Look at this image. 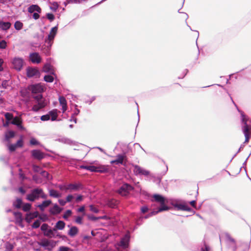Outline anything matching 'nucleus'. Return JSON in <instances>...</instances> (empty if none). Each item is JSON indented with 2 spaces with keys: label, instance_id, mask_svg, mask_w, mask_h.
<instances>
[{
  "label": "nucleus",
  "instance_id": "f257e3e1",
  "mask_svg": "<svg viewBox=\"0 0 251 251\" xmlns=\"http://www.w3.org/2000/svg\"><path fill=\"white\" fill-rule=\"evenodd\" d=\"M57 26L52 27L50 30V34L45 39V44L42 47V50L46 55L50 54V49L53 43V40L57 33Z\"/></svg>",
  "mask_w": 251,
  "mask_h": 251
},
{
  "label": "nucleus",
  "instance_id": "f03ea898",
  "mask_svg": "<svg viewBox=\"0 0 251 251\" xmlns=\"http://www.w3.org/2000/svg\"><path fill=\"white\" fill-rule=\"evenodd\" d=\"M153 198L155 201L160 204V206L157 210L160 212L169 209V207L166 205L167 200L164 197L159 194H154Z\"/></svg>",
  "mask_w": 251,
  "mask_h": 251
},
{
  "label": "nucleus",
  "instance_id": "7ed1b4c3",
  "mask_svg": "<svg viewBox=\"0 0 251 251\" xmlns=\"http://www.w3.org/2000/svg\"><path fill=\"white\" fill-rule=\"evenodd\" d=\"M242 121L244 122V125L242 127V129L245 137V140L244 143H248L250 139L249 132L251 130V126H248L247 125V121L244 115L242 114Z\"/></svg>",
  "mask_w": 251,
  "mask_h": 251
},
{
  "label": "nucleus",
  "instance_id": "20e7f679",
  "mask_svg": "<svg viewBox=\"0 0 251 251\" xmlns=\"http://www.w3.org/2000/svg\"><path fill=\"white\" fill-rule=\"evenodd\" d=\"M132 167H133V173L136 176H147L150 174V171L144 169L137 165L132 164Z\"/></svg>",
  "mask_w": 251,
  "mask_h": 251
},
{
  "label": "nucleus",
  "instance_id": "39448f33",
  "mask_svg": "<svg viewBox=\"0 0 251 251\" xmlns=\"http://www.w3.org/2000/svg\"><path fill=\"white\" fill-rule=\"evenodd\" d=\"M133 190V187L129 184H123L118 190V192L123 196H127Z\"/></svg>",
  "mask_w": 251,
  "mask_h": 251
},
{
  "label": "nucleus",
  "instance_id": "423d86ee",
  "mask_svg": "<svg viewBox=\"0 0 251 251\" xmlns=\"http://www.w3.org/2000/svg\"><path fill=\"white\" fill-rule=\"evenodd\" d=\"M130 234L127 233L121 238L119 242L116 244V246L123 249H126L128 247L130 240Z\"/></svg>",
  "mask_w": 251,
  "mask_h": 251
},
{
  "label": "nucleus",
  "instance_id": "0eeeda50",
  "mask_svg": "<svg viewBox=\"0 0 251 251\" xmlns=\"http://www.w3.org/2000/svg\"><path fill=\"white\" fill-rule=\"evenodd\" d=\"M40 192H42V189L35 188L31 190V193L26 196V199L30 201H34L40 198Z\"/></svg>",
  "mask_w": 251,
  "mask_h": 251
},
{
  "label": "nucleus",
  "instance_id": "6e6552de",
  "mask_svg": "<svg viewBox=\"0 0 251 251\" xmlns=\"http://www.w3.org/2000/svg\"><path fill=\"white\" fill-rule=\"evenodd\" d=\"M26 75L28 77H39L40 73L39 70L35 68L28 67L26 68Z\"/></svg>",
  "mask_w": 251,
  "mask_h": 251
},
{
  "label": "nucleus",
  "instance_id": "1a4fd4ad",
  "mask_svg": "<svg viewBox=\"0 0 251 251\" xmlns=\"http://www.w3.org/2000/svg\"><path fill=\"white\" fill-rule=\"evenodd\" d=\"M13 68L17 70L20 71L23 68L24 64V60L20 57H15L12 62Z\"/></svg>",
  "mask_w": 251,
  "mask_h": 251
},
{
  "label": "nucleus",
  "instance_id": "9d476101",
  "mask_svg": "<svg viewBox=\"0 0 251 251\" xmlns=\"http://www.w3.org/2000/svg\"><path fill=\"white\" fill-rule=\"evenodd\" d=\"M173 206L177 210H180L186 211H190L191 208L184 201L178 202H174L173 203Z\"/></svg>",
  "mask_w": 251,
  "mask_h": 251
},
{
  "label": "nucleus",
  "instance_id": "9b49d317",
  "mask_svg": "<svg viewBox=\"0 0 251 251\" xmlns=\"http://www.w3.org/2000/svg\"><path fill=\"white\" fill-rule=\"evenodd\" d=\"M44 86L41 83L32 85L30 87V90L32 93L38 94L41 93L44 91Z\"/></svg>",
  "mask_w": 251,
  "mask_h": 251
},
{
  "label": "nucleus",
  "instance_id": "f8f14e48",
  "mask_svg": "<svg viewBox=\"0 0 251 251\" xmlns=\"http://www.w3.org/2000/svg\"><path fill=\"white\" fill-rule=\"evenodd\" d=\"M33 98L37 100V104L42 109L44 108L48 104V101L43 98L41 94H39Z\"/></svg>",
  "mask_w": 251,
  "mask_h": 251
},
{
  "label": "nucleus",
  "instance_id": "ddd939ff",
  "mask_svg": "<svg viewBox=\"0 0 251 251\" xmlns=\"http://www.w3.org/2000/svg\"><path fill=\"white\" fill-rule=\"evenodd\" d=\"M126 158V156L125 154H118L116 156V159L113 160L111 161L110 163L111 164H116V165H125L124 163V160Z\"/></svg>",
  "mask_w": 251,
  "mask_h": 251
},
{
  "label": "nucleus",
  "instance_id": "4468645a",
  "mask_svg": "<svg viewBox=\"0 0 251 251\" xmlns=\"http://www.w3.org/2000/svg\"><path fill=\"white\" fill-rule=\"evenodd\" d=\"M29 59L33 63L39 64L41 62V58L37 52H33L29 55Z\"/></svg>",
  "mask_w": 251,
  "mask_h": 251
},
{
  "label": "nucleus",
  "instance_id": "2eb2a0df",
  "mask_svg": "<svg viewBox=\"0 0 251 251\" xmlns=\"http://www.w3.org/2000/svg\"><path fill=\"white\" fill-rule=\"evenodd\" d=\"M83 189V186L81 183H70L68 184V190L70 191H76Z\"/></svg>",
  "mask_w": 251,
  "mask_h": 251
},
{
  "label": "nucleus",
  "instance_id": "dca6fc26",
  "mask_svg": "<svg viewBox=\"0 0 251 251\" xmlns=\"http://www.w3.org/2000/svg\"><path fill=\"white\" fill-rule=\"evenodd\" d=\"M220 239L225 238L226 242H230L233 244L234 246L235 245V241L230 235L227 233H224L220 235Z\"/></svg>",
  "mask_w": 251,
  "mask_h": 251
},
{
  "label": "nucleus",
  "instance_id": "f3484780",
  "mask_svg": "<svg viewBox=\"0 0 251 251\" xmlns=\"http://www.w3.org/2000/svg\"><path fill=\"white\" fill-rule=\"evenodd\" d=\"M55 229L53 228L50 227L43 233L44 235L49 238H55Z\"/></svg>",
  "mask_w": 251,
  "mask_h": 251
},
{
  "label": "nucleus",
  "instance_id": "a211bd4d",
  "mask_svg": "<svg viewBox=\"0 0 251 251\" xmlns=\"http://www.w3.org/2000/svg\"><path fill=\"white\" fill-rule=\"evenodd\" d=\"M60 105L62 106V112L64 113L67 109V103L66 99L64 97L59 98Z\"/></svg>",
  "mask_w": 251,
  "mask_h": 251
},
{
  "label": "nucleus",
  "instance_id": "6ab92c4d",
  "mask_svg": "<svg viewBox=\"0 0 251 251\" xmlns=\"http://www.w3.org/2000/svg\"><path fill=\"white\" fill-rule=\"evenodd\" d=\"M31 154L32 156L38 160H41L44 158V154L39 150H34L32 151Z\"/></svg>",
  "mask_w": 251,
  "mask_h": 251
},
{
  "label": "nucleus",
  "instance_id": "aec40b11",
  "mask_svg": "<svg viewBox=\"0 0 251 251\" xmlns=\"http://www.w3.org/2000/svg\"><path fill=\"white\" fill-rule=\"evenodd\" d=\"M11 124L16 125L17 126V127L21 129H24V128L23 126H22V119L20 118L16 117L13 118L12 120V121L11 122Z\"/></svg>",
  "mask_w": 251,
  "mask_h": 251
},
{
  "label": "nucleus",
  "instance_id": "412c9836",
  "mask_svg": "<svg viewBox=\"0 0 251 251\" xmlns=\"http://www.w3.org/2000/svg\"><path fill=\"white\" fill-rule=\"evenodd\" d=\"M62 210V208H60L57 204H55L50 208V212L52 215H56L59 214Z\"/></svg>",
  "mask_w": 251,
  "mask_h": 251
},
{
  "label": "nucleus",
  "instance_id": "4be33fe9",
  "mask_svg": "<svg viewBox=\"0 0 251 251\" xmlns=\"http://www.w3.org/2000/svg\"><path fill=\"white\" fill-rule=\"evenodd\" d=\"M37 12L38 13H41V8L36 4H32L28 7V12L30 13H33L34 12Z\"/></svg>",
  "mask_w": 251,
  "mask_h": 251
},
{
  "label": "nucleus",
  "instance_id": "5701e85b",
  "mask_svg": "<svg viewBox=\"0 0 251 251\" xmlns=\"http://www.w3.org/2000/svg\"><path fill=\"white\" fill-rule=\"evenodd\" d=\"M11 24L9 22L0 20V28L2 30H7L10 28Z\"/></svg>",
  "mask_w": 251,
  "mask_h": 251
},
{
  "label": "nucleus",
  "instance_id": "b1692460",
  "mask_svg": "<svg viewBox=\"0 0 251 251\" xmlns=\"http://www.w3.org/2000/svg\"><path fill=\"white\" fill-rule=\"evenodd\" d=\"M79 168L80 169H85L88 171H90L92 172H99L98 168L95 166H85V165H81Z\"/></svg>",
  "mask_w": 251,
  "mask_h": 251
},
{
  "label": "nucleus",
  "instance_id": "393cba45",
  "mask_svg": "<svg viewBox=\"0 0 251 251\" xmlns=\"http://www.w3.org/2000/svg\"><path fill=\"white\" fill-rule=\"evenodd\" d=\"M58 110L56 109H53L49 112V115H50V120L52 121H54L56 120L57 117L58 116Z\"/></svg>",
  "mask_w": 251,
  "mask_h": 251
},
{
  "label": "nucleus",
  "instance_id": "a878e982",
  "mask_svg": "<svg viewBox=\"0 0 251 251\" xmlns=\"http://www.w3.org/2000/svg\"><path fill=\"white\" fill-rule=\"evenodd\" d=\"M51 203V201L50 200L45 201L42 202V203L38 205V207L39 208L41 211H43L45 208L49 206Z\"/></svg>",
  "mask_w": 251,
  "mask_h": 251
},
{
  "label": "nucleus",
  "instance_id": "bb28decb",
  "mask_svg": "<svg viewBox=\"0 0 251 251\" xmlns=\"http://www.w3.org/2000/svg\"><path fill=\"white\" fill-rule=\"evenodd\" d=\"M65 226V223L63 221H58L55 226H54V228L55 229V231L56 232V230L57 229L58 230H63Z\"/></svg>",
  "mask_w": 251,
  "mask_h": 251
},
{
  "label": "nucleus",
  "instance_id": "cd10ccee",
  "mask_svg": "<svg viewBox=\"0 0 251 251\" xmlns=\"http://www.w3.org/2000/svg\"><path fill=\"white\" fill-rule=\"evenodd\" d=\"M78 232V229L76 226H72L68 231V235L71 237H74Z\"/></svg>",
  "mask_w": 251,
  "mask_h": 251
},
{
  "label": "nucleus",
  "instance_id": "c85d7f7f",
  "mask_svg": "<svg viewBox=\"0 0 251 251\" xmlns=\"http://www.w3.org/2000/svg\"><path fill=\"white\" fill-rule=\"evenodd\" d=\"M57 141L61 142L64 144H68V145H73V141H72L71 139L67 138H58L57 139Z\"/></svg>",
  "mask_w": 251,
  "mask_h": 251
},
{
  "label": "nucleus",
  "instance_id": "c756f323",
  "mask_svg": "<svg viewBox=\"0 0 251 251\" xmlns=\"http://www.w3.org/2000/svg\"><path fill=\"white\" fill-rule=\"evenodd\" d=\"M49 195L50 197L55 198H59L61 196L60 193L58 192L56 190L53 189H50L49 190Z\"/></svg>",
  "mask_w": 251,
  "mask_h": 251
},
{
  "label": "nucleus",
  "instance_id": "7c9ffc66",
  "mask_svg": "<svg viewBox=\"0 0 251 251\" xmlns=\"http://www.w3.org/2000/svg\"><path fill=\"white\" fill-rule=\"evenodd\" d=\"M15 136V132L13 131H8L5 133V138L6 141H8L10 138L14 137Z\"/></svg>",
  "mask_w": 251,
  "mask_h": 251
},
{
  "label": "nucleus",
  "instance_id": "2f4dec72",
  "mask_svg": "<svg viewBox=\"0 0 251 251\" xmlns=\"http://www.w3.org/2000/svg\"><path fill=\"white\" fill-rule=\"evenodd\" d=\"M24 24L19 21H17L14 24V28L17 30H20L23 28Z\"/></svg>",
  "mask_w": 251,
  "mask_h": 251
},
{
  "label": "nucleus",
  "instance_id": "473e14b6",
  "mask_svg": "<svg viewBox=\"0 0 251 251\" xmlns=\"http://www.w3.org/2000/svg\"><path fill=\"white\" fill-rule=\"evenodd\" d=\"M5 251H14V246L9 242L5 244Z\"/></svg>",
  "mask_w": 251,
  "mask_h": 251
},
{
  "label": "nucleus",
  "instance_id": "72a5a7b5",
  "mask_svg": "<svg viewBox=\"0 0 251 251\" xmlns=\"http://www.w3.org/2000/svg\"><path fill=\"white\" fill-rule=\"evenodd\" d=\"M23 203L22 200L21 199L18 198L13 202V205L18 208H21Z\"/></svg>",
  "mask_w": 251,
  "mask_h": 251
},
{
  "label": "nucleus",
  "instance_id": "f704fd0d",
  "mask_svg": "<svg viewBox=\"0 0 251 251\" xmlns=\"http://www.w3.org/2000/svg\"><path fill=\"white\" fill-rule=\"evenodd\" d=\"M50 242L47 239H45V240H42L39 244V245L41 246L45 247V248L50 246Z\"/></svg>",
  "mask_w": 251,
  "mask_h": 251
},
{
  "label": "nucleus",
  "instance_id": "c9c22d12",
  "mask_svg": "<svg viewBox=\"0 0 251 251\" xmlns=\"http://www.w3.org/2000/svg\"><path fill=\"white\" fill-rule=\"evenodd\" d=\"M51 66L49 63H47V64H45L43 67V71L46 73L50 72L51 71Z\"/></svg>",
  "mask_w": 251,
  "mask_h": 251
},
{
  "label": "nucleus",
  "instance_id": "e433bc0d",
  "mask_svg": "<svg viewBox=\"0 0 251 251\" xmlns=\"http://www.w3.org/2000/svg\"><path fill=\"white\" fill-rule=\"evenodd\" d=\"M59 5L57 2H53L51 3V6H50V9L53 11L55 12L58 9Z\"/></svg>",
  "mask_w": 251,
  "mask_h": 251
},
{
  "label": "nucleus",
  "instance_id": "4c0bfd02",
  "mask_svg": "<svg viewBox=\"0 0 251 251\" xmlns=\"http://www.w3.org/2000/svg\"><path fill=\"white\" fill-rule=\"evenodd\" d=\"M44 79L47 82H52L54 80V78L52 75H46L44 76Z\"/></svg>",
  "mask_w": 251,
  "mask_h": 251
},
{
  "label": "nucleus",
  "instance_id": "58836bf2",
  "mask_svg": "<svg viewBox=\"0 0 251 251\" xmlns=\"http://www.w3.org/2000/svg\"><path fill=\"white\" fill-rule=\"evenodd\" d=\"M31 204L28 203L24 204L22 206V209L25 212L28 211L31 208Z\"/></svg>",
  "mask_w": 251,
  "mask_h": 251
},
{
  "label": "nucleus",
  "instance_id": "ea45409f",
  "mask_svg": "<svg viewBox=\"0 0 251 251\" xmlns=\"http://www.w3.org/2000/svg\"><path fill=\"white\" fill-rule=\"evenodd\" d=\"M72 213V212L71 210H67L66 211L64 214L63 215V218L67 220L71 215Z\"/></svg>",
  "mask_w": 251,
  "mask_h": 251
},
{
  "label": "nucleus",
  "instance_id": "a19ab883",
  "mask_svg": "<svg viewBox=\"0 0 251 251\" xmlns=\"http://www.w3.org/2000/svg\"><path fill=\"white\" fill-rule=\"evenodd\" d=\"M30 144L31 145H40V143L33 137L31 138L30 140Z\"/></svg>",
  "mask_w": 251,
  "mask_h": 251
},
{
  "label": "nucleus",
  "instance_id": "79ce46f5",
  "mask_svg": "<svg viewBox=\"0 0 251 251\" xmlns=\"http://www.w3.org/2000/svg\"><path fill=\"white\" fill-rule=\"evenodd\" d=\"M159 212H160L159 211H158V210H154V211H152V212H151V213H149L148 215H147L146 216H145L144 217V218L145 219H147V218H149L153 215H155L156 214H157V213H158Z\"/></svg>",
  "mask_w": 251,
  "mask_h": 251
},
{
  "label": "nucleus",
  "instance_id": "37998d69",
  "mask_svg": "<svg viewBox=\"0 0 251 251\" xmlns=\"http://www.w3.org/2000/svg\"><path fill=\"white\" fill-rule=\"evenodd\" d=\"M41 224V221L39 220H36L32 224V227L33 228H37L39 227Z\"/></svg>",
  "mask_w": 251,
  "mask_h": 251
},
{
  "label": "nucleus",
  "instance_id": "c03bdc74",
  "mask_svg": "<svg viewBox=\"0 0 251 251\" xmlns=\"http://www.w3.org/2000/svg\"><path fill=\"white\" fill-rule=\"evenodd\" d=\"M4 117L6 120H7L8 121H9L10 120L13 119L14 118L13 117V115L11 113L8 112L5 113Z\"/></svg>",
  "mask_w": 251,
  "mask_h": 251
},
{
  "label": "nucleus",
  "instance_id": "a18cd8bd",
  "mask_svg": "<svg viewBox=\"0 0 251 251\" xmlns=\"http://www.w3.org/2000/svg\"><path fill=\"white\" fill-rule=\"evenodd\" d=\"M7 47V42L3 40L0 42V49H5Z\"/></svg>",
  "mask_w": 251,
  "mask_h": 251
},
{
  "label": "nucleus",
  "instance_id": "49530a36",
  "mask_svg": "<svg viewBox=\"0 0 251 251\" xmlns=\"http://www.w3.org/2000/svg\"><path fill=\"white\" fill-rule=\"evenodd\" d=\"M50 228V226L47 224H43L41 226V230L43 231L44 233L45 231H46L48 228Z\"/></svg>",
  "mask_w": 251,
  "mask_h": 251
},
{
  "label": "nucleus",
  "instance_id": "de8ad7c7",
  "mask_svg": "<svg viewBox=\"0 0 251 251\" xmlns=\"http://www.w3.org/2000/svg\"><path fill=\"white\" fill-rule=\"evenodd\" d=\"M42 108L40 107V106L37 103L36 104H34L33 106V107L32 108V110L34 112H38Z\"/></svg>",
  "mask_w": 251,
  "mask_h": 251
},
{
  "label": "nucleus",
  "instance_id": "09e8293b",
  "mask_svg": "<svg viewBox=\"0 0 251 251\" xmlns=\"http://www.w3.org/2000/svg\"><path fill=\"white\" fill-rule=\"evenodd\" d=\"M17 148V147L15 144H9L8 146V149L11 152L15 151Z\"/></svg>",
  "mask_w": 251,
  "mask_h": 251
},
{
  "label": "nucleus",
  "instance_id": "8fccbe9b",
  "mask_svg": "<svg viewBox=\"0 0 251 251\" xmlns=\"http://www.w3.org/2000/svg\"><path fill=\"white\" fill-rule=\"evenodd\" d=\"M50 115L49 114L43 115L41 117L40 119L43 121H47L50 119Z\"/></svg>",
  "mask_w": 251,
  "mask_h": 251
},
{
  "label": "nucleus",
  "instance_id": "3c124183",
  "mask_svg": "<svg viewBox=\"0 0 251 251\" xmlns=\"http://www.w3.org/2000/svg\"><path fill=\"white\" fill-rule=\"evenodd\" d=\"M15 145H16L17 147L21 148L23 146V141L22 138H21L20 140H19L16 144H15Z\"/></svg>",
  "mask_w": 251,
  "mask_h": 251
},
{
  "label": "nucleus",
  "instance_id": "603ef678",
  "mask_svg": "<svg viewBox=\"0 0 251 251\" xmlns=\"http://www.w3.org/2000/svg\"><path fill=\"white\" fill-rule=\"evenodd\" d=\"M96 99L95 96H93L91 98H90V99L85 100V102L86 103H88V104H91L93 101H94Z\"/></svg>",
  "mask_w": 251,
  "mask_h": 251
},
{
  "label": "nucleus",
  "instance_id": "864d4df0",
  "mask_svg": "<svg viewBox=\"0 0 251 251\" xmlns=\"http://www.w3.org/2000/svg\"><path fill=\"white\" fill-rule=\"evenodd\" d=\"M55 238L58 237V238H61L62 239H65L67 238L66 236L64 235H61L57 231H56V232H55Z\"/></svg>",
  "mask_w": 251,
  "mask_h": 251
},
{
  "label": "nucleus",
  "instance_id": "5fc2aeb1",
  "mask_svg": "<svg viewBox=\"0 0 251 251\" xmlns=\"http://www.w3.org/2000/svg\"><path fill=\"white\" fill-rule=\"evenodd\" d=\"M58 188L61 190L68 191V184L67 185H59Z\"/></svg>",
  "mask_w": 251,
  "mask_h": 251
},
{
  "label": "nucleus",
  "instance_id": "6e6d98bb",
  "mask_svg": "<svg viewBox=\"0 0 251 251\" xmlns=\"http://www.w3.org/2000/svg\"><path fill=\"white\" fill-rule=\"evenodd\" d=\"M70 248L67 247L61 246L59 247L58 251H70Z\"/></svg>",
  "mask_w": 251,
  "mask_h": 251
},
{
  "label": "nucleus",
  "instance_id": "4d7b16f0",
  "mask_svg": "<svg viewBox=\"0 0 251 251\" xmlns=\"http://www.w3.org/2000/svg\"><path fill=\"white\" fill-rule=\"evenodd\" d=\"M89 207H90V210L94 212V213H98L99 212V210L95 207H94L93 205H90L89 206Z\"/></svg>",
  "mask_w": 251,
  "mask_h": 251
},
{
  "label": "nucleus",
  "instance_id": "13d9d810",
  "mask_svg": "<svg viewBox=\"0 0 251 251\" xmlns=\"http://www.w3.org/2000/svg\"><path fill=\"white\" fill-rule=\"evenodd\" d=\"M47 17L50 21H52L54 19V16L51 13H48L47 14Z\"/></svg>",
  "mask_w": 251,
  "mask_h": 251
},
{
  "label": "nucleus",
  "instance_id": "bf43d9fd",
  "mask_svg": "<svg viewBox=\"0 0 251 251\" xmlns=\"http://www.w3.org/2000/svg\"><path fill=\"white\" fill-rule=\"evenodd\" d=\"M74 198V196L72 195H68L66 199L67 202H70L72 201Z\"/></svg>",
  "mask_w": 251,
  "mask_h": 251
},
{
  "label": "nucleus",
  "instance_id": "052dcab7",
  "mask_svg": "<svg viewBox=\"0 0 251 251\" xmlns=\"http://www.w3.org/2000/svg\"><path fill=\"white\" fill-rule=\"evenodd\" d=\"M38 213L37 212H33L32 213H30L29 215H28V217H29V218L33 219L34 217H36L37 216Z\"/></svg>",
  "mask_w": 251,
  "mask_h": 251
},
{
  "label": "nucleus",
  "instance_id": "680f3d73",
  "mask_svg": "<svg viewBox=\"0 0 251 251\" xmlns=\"http://www.w3.org/2000/svg\"><path fill=\"white\" fill-rule=\"evenodd\" d=\"M83 1H85L84 0H68L69 3H79Z\"/></svg>",
  "mask_w": 251,
  "mask_h": 251
},
{
  "label": "nucleus",
  "instance_id": "e2e57ef3",
  "mask_svg": "<svg viewBox=\"0 0 251 251\" xmlns=\"http://www.w3.org/2000/svg\"><path fill=\"white\" fill-rule=\"evenodd\" d=\"M82 218L80 216H77L75 219V222L78 224H82Z\"/></svg>",
  "mask_w": 251,
  "mask_h": 251
},
{
  "label": "nucleus",
  "instance_id": "0e129e2a",
  "mask_svg": "<svg viewBox=\"0 0 251 251\" xmlns=\"http://www.w3.org/2000/svg\"><path fill=\"white\" fill-rule=\"evenodd\" d=\"M149 210V208L146 206H144L141 208V211L143 213L147 212Z\"/></svg>",
  "mask_w": 251,
  "mask_h": 251
},
{
  "label": "nucleus",
  "instance_id": "69168bd1",
  "mask_svg": "<svg viewBox=\"0 0 251 251\" xmlns=\"http://www.w3.org/2000/svg\"><path fill=\"white\" fill-rule=\"evenodd\" d=\"M1 85L3 88H5V89L7 88V86H8V81L5 80L2 81Z\"/></svg>",
  "mask_w": 251,
  "mask_h": 251
},
{
  "label": "nucleus",
  "instance_id": "338daca9",
  "mask_svg": "<svg viewBox=\"0 0 251 251\" xmlns=\"http://www.w3.org/2000/svg\"><path fill=\"white\" fill-rule=\"evenodd\" d=\"M58 202L61 206H64L66 204L67 201L64 200L59 199L58 200Z\"/></svg>",
  "mask_w": 251,
  "mask_h": 251
},
{
  "label": "nucleus",
  "instance_id": "774afa93",
  "mask_svg": "<svg viewBox=\"0 0 251 251\" xmlns=\"http://www.w3.org/2000/svg\"><path fill=\"white\" fill-rule=\"evenodd\" d=\"M164 171L159 174L161 176L165 175L168 170V166L167 165H164Z\"/></svg>",
  "mask_w": 251,
  "mask_h": 251
}]
</instances>
